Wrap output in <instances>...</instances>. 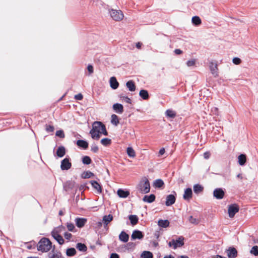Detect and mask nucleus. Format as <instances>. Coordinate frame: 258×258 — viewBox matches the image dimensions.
<instances>
[{
	"label": "nucleus",
	"instance_id": "49",
	"mask_svg": "<svg viewBox=\"0 0 258 258\" xmlns=\"http://www.w3.org/2000/svg\"><path fill=\"white\" fill-rule=\"evenodd\" d=\"M55 135L57 137H60V138H64L65 137L63 131L62 130H59L56 131Z\"/></svg>",
	"mask_w": 258,
	"mask_h": 258
},
{
	"label": "nucleus",
	"instance_id": "33",
	"mask_svg": "<svg viewBox=\"0 0 258 258\" xmlns=\"http://www.w3.org/2000/svg\"><path fill=\"white\" fill-rule=\"evenodd\" d=\"M95 176L96 175L89 170L85 171L82 173V179H88Z\"/></svg>",
	"mask_w": 258,
	"mask_h": 258
},
{
	"label": "nucleus",
	"instance_id": "56",
	"mask_svg": "<svg viewBox=\"0 0 258 258\" xmlns=\"http://www.w3.org/2000/svg\"><path fill=\"white\" fill-rule=\"evenodd\" d=\"M119 255L115 252H112L110 254L109 258H119Z\"/></svg>",
	"mask_w": 258,
	"mask_h": 258
},
{
	"label": "nucleus",
	"instance_id": "36",
	"mask_svg": "<svg viewBox=\"0 0 258 258\" xmlns=\"http://www.w3.org/2000/svg\"><path fill=\"white\" fill-rule=\"evenodd\" d=\"M136 246V243L133 242H127L126 244L124 245V247L125 248V249L128 251H132L135 248Z\"/></svg>",
	"mask_w": 258,
	"mask_h": 258
},
{
	"label": "nucleus",
	"instance_id": "23",
	"mask_svg": "<svg viewBox=\"0 0 258 258\" xmlns=\"http://www.w3.org/2000/svg\"><path fill=\"white\" fill-rule=\"evenodd\" d=\"M119 240L124 243H126L129 240V235L124 231H122L119 235Z\"/></svg>",
	"mask_w": 258,
	"mask_h": 258
},
{
	"label": "nucleus",
	"instance_id": "48",
	"mask_svg": "<svg viewBox=\"0 0 258 258\" xmlns=\"http://www.w3.org/2000/svg\"><path fill=\"white\" fill-rule=\"evenodd\" d=\"M103 223L101 221L96 222L93 225L95 229L98 230L102 226Z\"/></svg>",
	"mask_w": 258,
	"mask_h": 258
},
{
	"label": "nucleus",
	"instance_id": "62",
	"mask_svg": "<svg viewBox=\"0 0 258 258\" xmlns=\"http://www.w3.org/2000/svg\"><path fill=\"white\" fill-rule=\"evenodd\" d=\"M87 250V246L84 244L82 243V252H86Z\"/></svg>",
	"mask_w": 258,
	"mask_h": 258
},
{
	"label": "nucleus",
	"instance_id": "37",
	"mask_svg": "<svg viewBox=\"0 0 258 258\" xmlns=\"http://www.w3.org/2000/svg\"><path fill=\"white\" fill-rule=\"evenodd\" d=\"M66 154V149L63 146H60L56 151V155L59 157H62Z\"/></svg>",
	"mask_w": 258,
	"mask_h": 258
},
{
	"label": "nucleus",
	"instance_id": "45",
	"mask_svg": "<svg viewBox=\"0 0 258 258\" xmlns=\"http://www.w3.org/2000/svg\"><path fill=\"white\" fill-rule=\"evenodd\" d=\"M61 253L59 252L49 253L48 254V258H61Z\"/></svg>",
	"mask_w": 258,
	"mask_h": 258
},
{
	"label": "nucleus",
	"instance_id": "63",
	"mask_svg": "<svg viewBox=\"0 0 258 258\" xmlns=\"http://www.w3.org/2000/svg\"><path fill=\"white\" fill-rule=\"evenodd\" d=\"M143 44L142 42H138L136 43V47L138 48V49H141V47L142 46Z\"/></svg>",
	"mask_w": 258,
	"mask_h": 258
},
{
	"label": "nucleus",
	"instance_id": "8",
	"mask_svg": "<svg viewBox=\"0 0 258 258\" xmlns=\"http://www.w3.org/2000/svg\"><path fill=\"white\" fill-rule=\"evenodd\" d=\"M177 194L175 191H172V193L166 196L165 201V205L167 207L173 205L176 200Z\"/></svg>",
	"mask_w": 258,
	"mask_h": 258
},
{
	"label": "nucleus",
	"instance_id": "35",
	"mask_svg": "<svg viewBox=\"0 0 258 258\" xmlns=\"http://www.w3.org/2000/svg\"><path fill=\"white\" fill-rule=\"evenodd\" d=\"M110 122L112 124L117 126L119 123V117L115 114H112L111 116Z\"/></svg>",
	"mask_w": 258,
	"mask_h": 258
},
{
	"label": "nucleus",
	"instance_id": "41",
	"mask_svg": "<svg viewBox=\"0 0 258 258\" xmlns=\"http://www.w3.org/2000/svg\"><path fill=\"white\" fill-rule=\"evenodd\" d=\"M118 97L122 100V101H124L126 103L129 104H132V100L128 96H125L123 94H119Z\"/></svg>",
	"mask_w": 258,
	"mask_h": 258
},
{
	"label": "nucleus",
	"instance_id": "16",
	"mask_svg": "<svg viewBox=\"0 0 258 258\" xmlns=\"http://www.w3.org/2000/svg\"><path fill=\"white\" fill-rule=\"evenodd\" d=\"M209 69L214 77H217L218 76L217 63L216 62L213 61L210 62Z\"/></svg>",
	"mask_w": 258,
	"mask_h": 258
},
{
	"label": "nucleus",
	"instance_id": "31",
	"mask_svg": "<svg viewBox=\"0 0 258 258\" xmlns=\"http://www.w3.org/2000/svg\"><path fill=\"white\" fill-rule=\"evenodd\" d=\"M94 73V67L92 64H88L86 69L85 70V75L86 76H90Z\"/></svg>",
	"mask_w": 258,
	"mask_h": 258
},
{
	"label": "nucleus",
	"instance_id": "42",
	"mask_svg": "<svg viewBox=\"0 0 258 258\" xmlns=\"http://www.w3.org/2000/svg\"><path fill=\"white\" fill-rule=\"evenodd\" d=\"M76 250L74 248H69L67 250V255L69 256H72L75 255Z\"/></svg>",
	"mask_w": 258,
	"mask_h": 258
},
{
	"label": "nucleus",
	"instance_id": "28",
	"mask_svg": "<svg viewBox=\"0 0 258 258\" xmlns=\"http://www.w3.org/2000/svg\"><path fill=\"white\" fill-rule=\"evenodd\" d=\"M126 86L128 90L131 92H134L136 90V84L135 82L132 80H129L126 82Z\"/></svg>",
	"mask_w": 258,
	"mask_h": 258
},
{
	"label": "nucleus",
	"instance_id": "54",
	"mask_svg": "<svg viewBox=\"0 0 258 258\" xmlns=\"http://www.w3.org/2000/svg\"><path fill=\"white\" fill-rule=\"evenodd\" d=\"M218 108L216 107H213L211 108V112L215 115H218Z\"/></svg>",
	"mask_w": 258,
	"mask_h": 258
},
{
	"label": "nucleus",
	"instance_id": "53",
	"mask_svg": "<svg viewBox=\"0 0 258 258\" xmlns=\"http://www.w3.org/2000/svg\"><path fill=\"white\" fill-rule=\"evenodd\" d=\"M68 229L70 231H73L75 228V226L73 223H68L67 224Z\"/></svg>",
	"mask_w": 258,
	"mask_h": 258
},
{
	"label": "nucleus",
	"instance_id": "59",
	"mask_svg": "<svg viewBox=\"0 0 258 258\" xmlns=\"http://www.w3.org/2000/svg\"><path fill=\"white\" fill-rule=\"evenodd\" d=\"M165 152V150L164 148H161L158 152V156H161L163 155Z\"/></svg>",
	"mask_w": 258,
	"mask_h": 258
},
{
	"label": "nucleus",
	"instance_id": "25",
	"mask_svg": "<svg viewBox=\"0 0 258 258\" xmlns=\"http://www.w3.org/2000/svg\"><path fill=\"white\" fill-rule=\"evenodd\" d=\"M128 219L130 220L131 224L132 226L137 224L139 220V217L136 215H129L128 216Z\"/></svg>",
	"mask_w": 258,
	"mask_h": 258
},
{
	"label": "nucleus",
	"instance_id": "38",
	"mask_svg": "<svg viewBox=\"0 0 258 258\" xmlns=\"http://www.w3.org/2000/svg\"><path fill=\"white\" fill-rule=\"evenodd\" d=\"M100 143L104 147H108L112 143V140L108 138H104L100 140Z\"/></svg>",
	"mask_w": 258,
	"mask_h": 258
},
{
	"label": "nucleus",
	"instance_id": "14",
	"mask_svg": "<svg viewBox=\"0 0 258 258\" xmlns=\"http://www.w3.org/2000/svg\"><path fill=\"white\" fill-rule=\"evenodd\" d=\"M193 193L191 187H187L184 189L183 195V199L186 201L189 202L192 198Z\"/></svg>",
	"mask_w": 258,
	"mask_h": 258
},
{
	"label": "nucleus",
	"instance_id": "55",
	"mask_svg": "<svg viewBox=\"0 0 258 258\" xmlns=\"http://www.w3.org/2000/svg\"><path fill=\"white\" fill-rule=\"evenodd\" d=\"M64 238L67 240H70L71 238L72 237V234L70 233L66 232L64 234Z\"/></svg>",
	"mask_w": 258,
	"mask_h": 258
},
{
	"label": "nucleus",
	"instance_id": "21",
	"mask_svg": "<svg viewBox=\"0 0 258 258\" xmlns=\"http://www.w3.org/2000/svg\"><path fill=\"white\" fill-rule=\"evenodd\" d=\"M109 84L110 87L113 90L116 89L119 86V83L117 81L116 77L114 76L110 77L109 79Z\"/></svg>",
	"mask_w": 258,
	"mask_h": 258
},
{
	"label": "nucleus",
	"instance_id": "47",
	"mask_svg": "<svg viewBox=\"0 0 258 258\" xmlns=\"http://www.w3.org/2000/svg\"><path fill=\"white\" fill-rule=\"evenodd\" d=\"M89 147V143L86 140L82 139V149L87 150Z\"/></svg>",
	"mask_w": 258,
	"mask_h": 258
},
{
	"label": "nucleus",
	"instance_id": "29",
	"mask_svg": "<svg viewBox=\"0 0 258 258\" xmlns=\"http://www.w3.org/2000/svg\"><path fill=\"white\" fill-rule=\"evenodd\" d=\"M140 97L144 100H147L149 99L150 96L148 90L141 89L139 92Z\"/></svg>",
	"mask_w": 258,
	"mask_h": 258
},
{
	"label": "nucleus",
	"instance_id": "30",
	"mask_svg": "<svg viewBox=\"0 0 258 258\" xmlns=\"http://www.w3.org/2000/svg\"><path fill=\"white\" fill-rule=\"evenodd\" d=\"M165 114L167 118L173 119L175 117L176 112L172 109H168L165 111Z\"/></svg>",
	"mask_w": 258,
	"mask_h": 258
},
{
	"label": "nucleus",
	"instance_id": "4",
	"mask_svg": "<svg viewBox=\"0 0 258 258\" xmlns=\"http://www.w3.org/2000/svg\"><path fill=\"white\" fill-rule=\"evenodd\" d=\"M185 238L183 236H177L176 239H172L169 241H167L169 247L176 249L178 247H181L184 245Z\"/></svg>",
	"mask_w": 258,
	"mask_h": 258
},
{
	"label": "nucleus",
	"instance_id": "34",
	"mask_svg": "<svg viewBox=\"0 0 258 258\" xmlns=\"http://www.w3.org/2000/svg\"><path fill=\"white\" fill-rule=\"evenodd\" d=\"M191 23L194 26H199L201 24L202 20L199 16H194L192 17Z\"/></svg>",
	"mask_w": 258,
	"mask_h": 258
},
{
	"label": "nucleus",
	"instance_id": "24",
	"mask_svg": "<svg viewBox=\"0 0 258 258\" xmlns=\"http://www.w3.org/2000/svg\"><path fill=\"white\" fill-rule=\"evenodd\" d=\"M164 182L161 179H157L153 182V186L155 188H163L164 186Z\"/></svg>",
	"mask_w": 258,
	"mask_h": 258
},
{
	"label": "nucleus",
	"instance_id": "26",
	"mask_svg": "<svg viewBox=\"0 0 258 258\" xmlns=\"http://www.w3.org/2000/svg\"><path fill=\"white\" fill-rule=\"evenodd\" d=\"M113 217L112 214H109L108 215H104L102 218V223L103 226H107L108 224L113 220Z\"/></svg>",
	"mask_w": 258,
	"mask_h": 258
},
{
	"label": "nucleus",
	"instance_id": "3",
	"mask_svg": "<svg viewBox=\"0 0 258 258\" xmlns=\"http://www.w3.org/2000/svg\"><path fill=\"white\" fill-rule=\"evenodd\" d=\"M138 190L142 194H148L150 191V184L148 179L144 177L138 185Z\"/></svg>",
	"mask_w": 258,
	"mask_h": 258
},
{
	"label": "nucleus",
	"instance_id": "19",
	"mask_svg": "<svg viewBox=\"0 0 258 258\" xmlns=\"http://www.w3.org/2000/svg\"><path fill=\"white\" fill-rule=\"evenodd\" d=\"M72 166L69 159L64 158L61 162L60 167L62 170H69Z\"/></svg>",
	"mask_w": 258,
	"mask_h": 258
},
{
	"label": "nucleus",
	"instance_id": "11",
	"mask_svg": "<svg viewBox=\"0 0 258 258\" xmlns=\"http://www.w3.org/2000/svg\"><path fill=\"white\" fill-rule=\"evenodd\" d=\"M216 175H218L222 176V177L226 180H229L231 176V170L229 167H226L223 171L221 173H213Z\"/></svg>",
	"mask_w": 258,
	"mask_h": 258
},
{
	"label": "nucleus",
	"instance_id": "40",
	"mask_svg": "<svg viewBox=\"0 0 258 258\" xmlns=\"http://www.w3.org/2000/svg\"><path fill=\"white\" fill-rule=\"evenodd\" d=\"M153 254L150 251H144L141 255V258H153Z\"/></svg>",
	"mask_w": 258,
	"mask_h": 258
},
{
	"label": "nucleus",
	"instance_id": "52",
	"mask_svg": "<svg viewBox=\"0 0 258 258\" xmlns=\"http://www.w3.org/2000/svg\"><path fill=\"white\" fill-rule=\"evenodd\" d=\"M186 64L188 67H191L195 64L196 63V60L195 59H190L186 61Z\"/></svg>",
	"mask_w": 258,
	"mask_h": 258
},
{
	"label": "nucleus",
	"instance_id": "10",
	"mask_svg": "<svg viewBox=\"0 0 258 258\" xmlns=\"http://www.w3.org/2000/svg\"><path fill=\"white\" fill-rule=\"evenodd\" d=\"M144 233L138 229L133 230L132 234L131 235V239L132 241L136 239L142 240L144 237Z\"/></svg>",
	"mask_w": 258,
	"mask_h": 258
},
{
	"label": "nucleus",
	"instance_id": "9",
	"mask_svg": "<svg viewBox=\"0 0 258 258\" xmlns=\"http://www.w3.org/2000/svg\"><path fill=\"white\" fill-rule=\"evenodd\" d=\"M226 193L225 188L218 187L215 188L213 192V197L217 200H221L223 199Z\"/></svg>",
	"mask_w": 258,
	"mask_h": 258
},
{
	"label": "nucleus",
	"instance_id": "12",
	"mask_svg": "<svg viewBox=\"0 0 258 258\" xmlns=\"http://www.w3.org/2000/svg\"><path fill=\"white\" fill-rule=\"evenodd\" d=\"M225 252L228 258H235L237 256L238 251L235 247L233 246H229L226 249Z\"/></svg>",
	"mask_w": 258,
	"mask_h": 258
},
{
	"label": "nucleus",
	"instance_id": "18",
	"mask_svg": "<svg viewBox=\"0 0 258 258\" xmlns=\"http://www.w3.org/2000/svg\"><path fill=\"white\" fill-rule=\"evenodd\" d=\"M112 109L116 113L118 114H121L124 111L123 105L119 103L113 104L112 105Z\"/></svg>",
	"mask_w": 258,
	"mask_h": 258
},
{
	"label": "nucleus",
	"instance_id": "7",
	"mask_svg": "<svg viewBox=\"0 0 258 258\" xmlns=\"http://www.w3.org/2000/svg\"><path fill=\"white\" fill-rule=\"evenodd\" d=\"M61 228L64 229V227H61L59 228V230L54 229L52 231L51 234L52 236L55 239L57 242L62 245L64 243V239L63 237L59 234V233L61 232Z\"/></svg>",
	"mask_w": 258,
	"mask_h": 258
},
{
	"label": "nucleus",
	"instance_id": "22",
	"mask_svg": "<svg viewBox=\"0 0 258 258\" xmlns=\"http://www.w3.org/2000/svg\"><path fill=\"white\" fill-rule=\"evenodd\" d=\"M82 163H83L84 165H89L92 164L93 167L95 166V165L94 163H93V161L91 157L87 155L82 156Z\"/></svg>",
	"mask_w": 258,
	"mask_h": 258
},
{
	"label": "nucleus",
	"instance_id": "46",
	"mask_svg": "<svg viewBox=\"0 0 258 258\" xmlns=\"http://www.w3.org/2000/svg\"><path fill=\"white\" fill-rule=\"evenodd\" d=\"M188 220L190 223L195 225H197L199 223V220L198 219L194 218L192 216H190L189 217Z\"/></svg>",
	"mask_w": 258,
	"mask_h": 258
},
{
	"label": "nucleus",
	"instance_id": "13",
	"mask_svg": "<svg viewBox=\"0 0 258 258\" xmlns=\"http://www.w3.org/2000/svg\"><path fill=\"white\" fill-rule=\"evenodd\" d=\"M89 182L91 184L92 187L97 190L98 194H102L103 187L100 183L96 180H90Z\"/></svg>",
	"mask_w": 258,
	"mask_h": 258
},
{
	"label": "nucleus",
	"instance_id": "6",
	"mask_svg": "<svg viewBox=\"0 0 258 258\" xmlns=\"http://www.w3.org/2000/svg\"><path fill=\"white\" fill-rule=\"evenodd\" d=\"M228 214L230 218H233L239 211V206L237 204L233 203L228 206Z\"/></svg>",
	"mask_w": 258,
	"mask_h": 258
},
{
	"label": "nucleus",
	"instance_id": "43",
	"mask_svg": "<svg viewBox=\"0 0 258 258\" xmlns=\"http://www.w3.org/2000/svg\"><path fill=\"white\" fill-rule=\"evenodd\" d=\"M250 253L254 256H258V246H253L250 250Z\"/></svg>",
	"mask_w": 258,
	"mask_h": 258
},
{
	"label": "nucleus",
	"instance_id": "20",
	"mask_svg": "<svg viewBox=\"0 0 258 258\" xmlns=\"http://www.w3.org/2000/svg\"><path fill=\"white\" fill-rule=\"evenodd\" d=\"M247 156L246 154H240L237 157V162L240 166H243L246 163Z\"/></svg>",
	"mask_w": 258,
	"mask_h": 258
},
{
	"label": "nucleus",
	"instance_id": "5",
	"mask_svg": "<svg viewBox=\"0 0 258 258\" xmlns=\"http://www.w3.org/2000/svg\"><path fill=\"white\" fill-rule=\"evenodd\" d=\"M110 17L115 21H120L123 18V14L121 10L111 9L109 11Z\"/></svg>",
	"mask_w": 258,
	"mask_h": 258
},
{
	"label": "nucleus",
	"instance_id": "1",
	"mask_svg": "<svg viewBox=\"0 0 258 258\" xmlns=\"http://www.w3.org/2000/svg\"><path fill=\"white\" fill-rule=\"evenodd\" d=\"M89 134L93 140H99L103 135L105 136L108 135L106 125L100 121H95L92 123V128Z\"/></svg>",
	"mask_w": 258,
	"mask_h": 258
},
{
	"label": "nucleus",
	"instance_id": "64",
	"mask_svg": "<svg viewBox=\"0 0 258 258\" xmlns=\"http://www.w3.org/2000/svg\"><path fill=\"white\" fill-rule=\"evenodd\" d=\"M89 189V187L87 186V183L86 182V183H82V190L83 189Z\"/></svg>",
	"mask_w": 258,
	"mask_h": 258
},
{
	"label": "nucleus",
	"instance_id": "32",
	"mask_svg": "<svg viewBox=\"0 0 258 258\" xmlns=\"http://www.w3.org/2000/svg\"><path fill=\"white\" fill-rule=\"evenodd\" d=\"M170 222L168 220L160 219L158 221V225L160 227L166 228L169 226Z\"/></svg>",
	"mask_w": 258,
	"mask_h": 258
},
{
	"label": "nucleus",
	"instance_id": "44",
	"mask_svg": "<svg viewBox=\"0 0 258 258\" xmlns=\"http://www.w3.org/2000/svg\"><path fill=\"white\" fill-rule=\"evenodd\" d=\"M91 151L94 153H97L99 151V148L94 142L91 146Z\"/></svg>",
	"mask_w": 258,
	"mask_h": 258
},
{
	"label": "nucleus",
	"instance_id": "50",
	"mask_svg": "<svg viewBox=\"0 0 258 258\" xmlns=\"http://www.w3.org/2000/svg\"><path fill=\"white\" fill-rule=\"evenodd\" d=\"M241 62V60L238 57H234L232 59V62L235 64H239Z\"/></svg>",
	"mask_w": 258,
	"mask_h": 258
},
{
	"label": "nucleus",
	"instance_id": "61",
	"mask_svg": "<svg viewBox=\"0 0 258 258\" xmlns=\"http://www.w3.org/2000/svg\"><path fill=\"white\" fill-rule=\"evenodd\" d=\"M87 222V219L85 218H82V228L84 226Z\"/></svg>",
	"mask_w": 258,
	"mask_h": 258
},
{
	"label": "nucleus",
	"instance_id": "58",
	"mask_svg": "<svg viewBox=\"0 0 258 258\" xmlns=\"http://www.w3.org/2000/svg\"><path fill=\"white\" fill-rule=\"evenodd\" d=\"M174 52L176 55H180L183 53V51L180 49L177 48L174 50Z\"/></svg>",
	"mask_w": 258,
	"mask_h": 258
},
{
	"label": "nucleus",
	"instance_id": "39",
	"mask_svg": "<svg viewBox=\"0 0 258 258\" xmlns=\"http://www.w3.org/2000/svg\"><path fill=\"white\" fill-rule=\"evenodd\" d=\"M126 153L130 158H134L136 156V153L132 147H128L126 148Z\"/></svg>",
	"mask_w": 258,
	"mask_h": 258
},
{
	"label": "nucleus",
	"instance_id": "2",
	"mask_svg": "<svg viewBox=\"0 0 258 258\" xmlns=\"http://www.w3.org/2000/svg\"><path fill=\"white\" fill-rule=\"evenodd\" d=\"M37 250L42 252H46L52 247V243L50 240L45 237L42 238L37 245Z\"/></svg>",
	"mask_w": 258,
	"mask_h": 258
},
{
	"label": "nucleus",
	"instance_id": "57",
	"mask_svg": "<svg viewBox=\"0 0 258 258\" xmlns=\"http://www.w3.org/2000/svg\"><path fill=\"white\" fill-rule=\"evenodd\" d=\"M203 156L205 159H208L211 156V153L209 151H206L204 153Z\"/></svg>",
	"mask_w": 258,
	"mask_h": 258
},
{
	"label": "nucleus",
	"instance_id": "17",
	"mask_svg": "<svg viewBox=\"0 0 258 258\" xmlns=\"http://www.w3.org/2000/svg\"><path fill=\"white\" fill-rule=\"evenodd\" d=\"M156 196L153 194H151L150 195H145L142 200L145 203L151 204L154 202Z\"/></svg>",
	"mask_w": 258,
	"mask_h": 258
},
{
	"label": "nucleus",
	"instance_id": "51",
	"mask_svg": "<svg viewBox=\"0 0 258 258\" xmlns=\"http://www.w3.org/2000/svg\"><path fill=\"white\" fill-rule=\"evenodd\" d=\"M45 129L47 132H53L54 128L53 125L46 124Z\"/></svg>",
	"mask_w": 258,
	"mask_h": 258
},
{
	"label": "nucleus",
	"instance_id": "15",
	"mask_svg": "<svg viewBox=\"0 0 258 258\" xmlns=\"http://www.w3.org/2000/svg\"><path fill=\"white\" fill-rule=\"evenodd\" d=\"M117 195L120 198H126L130 194V190L127 189L119 188L117 190Z\"/></svg>",
	"mask_w": 258,
	"mask_h": 258
},
{
	"label": "nucleus",
	"instance_id": "27",
	"mask_svg": "<svg viewBox=\"0 0 258 258\" xmlns=\"http://www.w3.org/2000/svg\"><path fill=\"white\" fill-rule=\"evenodd\" d=\"M193 190L195 194L199 195L204 191V187L199 183H197L193 186Z\"/></svg>",
	"mask_w": 258,
	"mask_h": 258
},
{
	"label": "nucleus",
	"instance_id": "60",
	"mask_svg": "<svg viewBox=\"0 0 258 258\" xmlns=\"http://www.w3.org/2000/svg\"><path fill=\"white\" fill-rule=\"evenodd\" d=\"M76 225L79 228H81V218H77L76 219Z\"/></svg>",
	"mask_w": 258,
	"mask_h": 258
}]
</instances>
